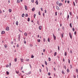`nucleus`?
<instances>
[{"instance_id":"nucleus-1","label":"nucleus","mask_w":78,"mask_h":78,"mask_svg":"<svg viewBox=\"0 0 78 78\" xmlns=\"http://www.w3.org/2000/svg\"><path fill=\"white\" fill-rule=\"evenodd\" d=\"M69 36L70 38L72 39V34H71V33L70 32H69Z\"/></svg>"},{"instance_id":"nucleus-2","label":"nucleus","mask_w":78,"mask_h":78,"mask_svg":"<svg viewBox=\"0 0 78 78\" xmlns=\"http://www.w3.org/2000/svg\"><path fill=\"white\" fill-rule=\"evenodd\" d=\"M53 37L54 38V40H56V36H55V34H53Z\"/></svg>"},{"instance_id":"nucleus-3","label":"nucleus","mask_w":78,"mask_h":78,"mask_svg":"<svg viewBox=\"0 0 78 78\" xmlns=\"http://www.w3.org/2000/svg\"><path fill=\"white\" fill-rule=\"evenodd\" d=\"M6 30L7 31H9V27H7L6 28Z\"/></svg>"},{"instance_id":"nucleus-4","label":"nucleus","mask_w":78,"mask_h":78,"mask_svg":"<svg viewBox=\"0 0 78 78\" xmlns=\"http://www.w3.org/2000/svg\"><path fill=\"white\" fill-rule=\"evenodd\" d=\"M39 29L40 30H41L42 29V26H39Z\"/></svg>"},{"instance_id":"nucleus-5","label":"nucleus","mask_w":78,"mask_h":78,"mask_svg":"<svg viewBox=\"0 0 78 78\" xmlns=\"http://www.w3.org/2000/svg\"><path fill=\"white\" fill-rule=\"evenodd\" d=\"M5 33V32L4 31H2L1 32L2 34H4Z\"/></svg>"},{"instance_id":"nucleus-6","label":"nucleus","mask_w":78,"mask_h":78,"mask_svg":"<svg viewBox=\"0 0 78 78\" xmlns=\"http://www.w3.org/2000/svg\"><path fill=\"white\" fill-rule=\"evenodd\" d=\"M4 47L5 48H6L8 47V45H7V44H5L4 45Z\"/></svg>"},{"instance_id":"nucleus-7","label":"nucleus","mask_w":78,"mask_h":78,"mask_svg":"<svg viewBox=\"0 0 78 78\" xmlns=\"http://www.w3.org/2000/svg\"><path fill=\"white\" fill-rule=\"evenodd\" d=\"M35 10V8L34 7L32 9V11H34V10Z\"/></svg>"},{"instance_id":"nucleus-8","label":"nucleus","mask_w":78,"mask_h":78,"mask_svg":"<svg viewBox=\"0 0 78 78\" xmlns=\"http://www.w3.org/2000/svg\"><path fill=\"white\" fill-rule=\"evenodd\" d=\"M35 3L37 5H38V1L37 0H36L35 2Z\"/></svg>"},{"instance_id":"nucleus-9","label":"nucleus","mask_w":78,"mask_h":78,"mask_svg":"<svg viewBox=\"0 0 78 78\" xmlns=\"http://www.w3.org/2000/svg\"><path fill=\"white\" fill-rule=\"evenodd\" d=\"M24 35L25 36H27L28 35V34H27V33L25 32V33H24Z\"/></svg>"},{"instance_id":"nucleus-10","label":"nucleus","mask_w":78,"mask_h":78,"mask_svg":"<svg viewBox=\"0 0 78 78\" xmlns=\"http://www.w3.org/2000/svg\"><path fill=\"white\" fill-rule=\"evenodd\" d=\"M62 74H63V75H64V74H65V73L64 72L63 70L62 71Z\"/></svg>"},{"instance_id":"nucleus-11","label":"nucleus","mask_w":78,"mask_h":78,"mask_svg":"<svg viewBox=\"0 0 78 78\" xmlns=\"http://www.w3.org/2000/svg\"><path fill=\"white\" fill-rule=\"evenodd\" d=\"M59 6H62V3H59Z\"/></svg>"},{"instance_id":"nucleus-12","label":"nucleus","mask_w":78,"mask_h":78,"mask_svg":"<svg viewBox=\"0 0 78 78\" xmlns=\"http://www.w3.org/2000/svg\"><path fill=\"white\" fill-rule=\"evenodd\" d=\"M25 8L26 10H28V9H27V6L26 5L25 7Z\"/></svg>"},{"instance_id":"nucleus-13","label":"nucleus","mask_w":78,"mask_h":78,"mask_svg":"<svg viewBox=\"0 0 78 78\" xmlns=\"http://www.w3.org/2000/svg\"><path fill=\"white\" fill-rule=\"evenodd\" d=\"M69 26L71 28H72V23H70Z\"/></svg>"},{"instance_id":"nucleus-14","label":"nucleus","mask_w":78,"mask_h":78,"mask_svg":"<svg viewBox=\"0 0 78 78\" xmlns=\"http://www.w3.org/2000/svg\"><path fill=\"white\" fill-rule=\"evenodd\" d=\"M18 23H19V22H18V21H17L16 22V25H18Z\"/></svg>"},{"instance_id":"nucleus-15","label":"nucleus","mask_w":78,"mask_h":78,"mask_svg":"<svg viewBox=\"0 0 78 78\" xmlns=\"http://www.w3.org/2000/svg\"><path fill=\"white\" fill-rule=\"evenodd\" d=\"M56 9H57L59 10V7H58V6L56 5Z\"/></svg>"},{"instance_id":"nucleus-16","label":"nucleus","mask_w":78,"mask_h":78,"mask_svg":"<svg viewBox=\"0 0 78 78\" xmlns=\"http://www.w3.org/2000/svg\"><path fill=\"white\" fill-rule=\"evenodd\" d=\"M56 53H57L56 52H55L54 55V56H56Z\"/></svg>"},{"instance_id":"nucleus-17","label":"nucleus","mask_w":78,"mask_h":78,"mask_svg":"<svg viewBox=\"0 0 78 78\" xmlns=\"http://www.w3.org/2000/svg\"><path fill=\"white\" fill-rule=\"evenodd\" d=\"M17 58H16L14 59V61L15 62H17Z\"/></svg>"},{"instance_id":"nucleus-18","label":"nucleus","mask_w":78,"mask_h":78,"mask_svg":"<svg viewBox=\"0 0 78 78\" xmlns=\"http://www.w3.org/2000/svg\"><path fill=\"white\" fill-rule=\"evenodd\" d=\"M9 12H11V11H12V10L11 9H9Z\"/></svg>"},{"instance_id":"nucleus-19","label":"nucleus","mask_w":78,"mask_h":78,"mask_svg":"<svg viewBox=\"0 0 78 78\" xmlns=\"http://www.w3.org/2000/svg\"><path fill=\"white\" fill-rule=\"evenodd\" d=\"M20 60L22 62H23V58H20Z\"/></svg>"},{"instance_id":"nucleus-20","label":"nucleus","mask_w":78,"mask_h":78,"mask_svg":"<svg viewBox=\"0 0 78 78\" xmlns=\"http://www.w3.org/2000/svg\"><path fill=\"white\" fill-rule=\"evenodd\" d=\"M45 64L46 66H47V62L46 61H45Z\"/></svg>"},{"instance_id":"nucleus-21","label":"nucleus","mask_w":78,"mask_h":78,"mask_svg":"<svg viewBox=\"0 0 78 78\" xmlns=\"http://www.w3.org/2000/svg\"><path fill=\"white\" fill-rule=\"evenodd\" d=\"M6 74H7V75H9V72L6 71Z\"/></svg>"},{"instance_id":"nucleus-22","label":"nucleus","mask_w":78,"mask_h":78,"mask_svg":"<svg viewBox=\"0 0 78 78\" xmlns=\"http://www.w3.org/2000/svg\"><path fill=\"white\" fill-rule=\"evenodd\" d=\"M24 16H25V14L24 13H23L22 15V17H24Z\"/></svg>"},{"instance_id":"nucleus-23","label":"nucleus","mask_w":78,"mask_h":78,"mask_svg":"<svg viewBox=\"0 0 78 78\" xmlns=\"http://www.w3.org/2000/svg\"><path fill=\"white\" fill-rule=\"evenodd\" d=\"M30 20V18H28L27 20L28 22H29Z\"/></svg>"},{"instance_id":"nucleus-24","label":"nucleus","mask_w":78,"mask_h":78,"mask_svg":"<svg viewBox=\"0 0 78 78\" xmlns=\"http://www.w3.org/2000/svg\"><path fill=\"white\" fill-rule=\"evenodd\" d=\"M37 22L38 25H39V20H37Z\"/></svg>"},{"instance_id":"nucleus-25","label":"nucleus","mask_w":78,"mask_h":78,"mask_svg":"<svg viewBox=\"0 0 78 78\" xmlns=\"http://www.w3.org/2000/svg\"><path fill=\"white\" fill-rule=\"evenodd\" d=\"M48 41L49 42H50V38H48Z\"/></svg>"},{"instance_id":"nucleus-26","label":"nucleus","mask_w":78,"mask_h":78,"mask_svg":"<svg viewBox=\"0 0 78 78\" xmlns=\"http://www.w3.org/2000/svg\"><path fill=\"white\" fill-rule=\"evenodd\" d=\"M38 15L39 16L41 15V12H40V11H39L38 12Z\"/></svg>"},{"instance_id":"nucleus-27","label":"nucleus","mask_w":78,"mask_h":78,"mask_svg":"<svg viewBox=\"0 0 78 78\" xmlns=\"http://www.w3.org/2000/svg\"><path fill=\"white\" fill-rule=\"evenodd\" d=\"M20 37H18V41L19 42H20Z\"/></svg>"},{"instance_id":"nucleus-28","label":"nucleus","mask_w":78,"mask_h":78,"mask_svg":"<svg viewBox=\"0 0 78 78\" xmlns=\"http://www.w3.org/2000/svg\"><path fill=\"white\" fill-rule=\"evenodd\" d=\"M76 72H77V73H78V69H76Z\"/></svg>"},{"instance_id":"nucleus-29","label":"nucleus","mask_w":78,"mask_h":78,"mask_svg":"<svg viewBox=\"0 0 78 78\" xmlns=\"http://www.w3.org/2000/svg\"><path fill=\"white\" fill-rule=\"evenodd\" d=\"M28 14H26L25 15V17H28Z\"/></svg>"},{"instance_id":"nucleus-30","label":"nucleus","mask_w":78,"mask_h":78,"mask_svg":"<svg viewBox=\"0 0 78 78\" xmlns=\"http://www.w3.org/2000/svg\"><path fill=\"white\" fill-rule=\"evenodd\" d=\"M30 61V59H26V61Z\"/></svg>"},{"instance_id":"nucleus-31","label":"nucleus","mask_w":78,"mask_h":78,"mask_svg":"<svg viewBox=\"0 0 78 78\" xmlns=\"http://www.w3.org/2000/svg\"><path fill=\"white\" fill-rule=\"evenodd\" d=\"M16 73H17V74H18V73H19V71H16Z\"/></svg>"},{"instance_id":"nucleus-32","label":"nucleus","mask_w":78,"mask_h":78,"mask_svg":"<svg viewBox=\"0 0 78 78\" xmlns=\"http://www.w3.org/2000/svg\"><path fill=\"white\" fill-rule=\"evenodd\" d=\"M37 41H38V42H41V40L38 39L37 40Z\"/></svg>"},{"instance_id":"nucleus-33","label":"nucleus","mask_w":78,"mask_h":78,"mask_svg":"<svg viewBox=\"0 0 78 78\" xmlns=\"http://www.w3.org/2000/svg\"><path fill=\"white\" fill-rule=\"evenodd\" d=\"M67 72L68 73H69V69H67Z\"/></svg>"},{"instance_id":"nucleus-34","label":"nucleus","mask_w":78,"mask_h":78,"mask_svg":"<svg viewBox=\"0 0 78 78\" xmlns=\"http://www.w3.org/2000/svg\"><path fill=\"white\" fill-rule=\"evenodd\" d=\"M69 18V15H68L67 18V19L68 20Z\"/></svg>"},{"instance_id":"nucleus-35","label":"nucleus","mask_w":78,"mask_h":78,"mask_svg":"<svg viewBox=\"0 0 78 78\" xmlns=\"http://www.w3.org/2000/svg\"><path fill=\"white\" fill-rule=\"evenodd\" d=\"M17 3H20V1L19 0H17Z\"/></svg>"},{"instance_id":"nucleus-36","label":"nucleus","mask_w":78,"mask_h":78,"mask_svg":"<svg viewBox=\"0 0 78 78\" xmlns=\"http://www.w3.org/2000/svg\"><path fill=\"white\" fill-rule=\"evenodd\" d=\"M34 58V55H32L31 56V58Z\"/></svg>"},{"instance_id":"nucleus-37","label":"nucleus","mask_w":78,"mask_h":78,"mask_svg":"<svg viewBox=\"0 0 78 78\" xmlns=\"http://www.w3.org/2000/svg\"><path fill=\"white\" fill-rule=\"evenodd\" d=\"M56 4L57 5H59V2L58 1L57 2H56Z\"/></svg>"},{"instance_id":"nucleus-38","label":"nucleus","mask_w":78,"mask_h":78,"mask_svg":"<svg viewBox=\"0 0 78 78\" xmlns=\"http://www.w3.org/2000/svg\"><path fill=\"white\" fill-rule=\"evenodd\" d=\"M23 42L25 44H26V41L25 40H24Z\"/></svg>"},{"instance_id":"nucleus-39","label":"nucleus","mask_w":78,"mask_h":78,"mask_svg":"<svg viewBox=\"0 0 78 78\" xmlns=\"http://www.w3.org/2000/svg\"><path fill=\"white\" fill-rule=\"evenodd\" d=\"M33 45H32V44H30V47H33Z\"/></svg>"},{"instance_id":"nucleus-40","label":"nucleus","mask_w":78,"mask_h":78,"mask_svg":"<svg viewBox=\"0 0 78 78\" xmlns=\"http://www.w3.org/2000/svg\"><path fill=\"white\" fill-rule=\"evenodd\" d=\"M69 14L70 15V16H72V12H69Z\"/></svg>"},{"instance_id":"nucleus-41","label":"nucleus","mask_w":78,"mask_h":78,"mask_svg":"<svg viewBox=\"0 0 78 78\" xmlns=\"http://www.w3.org/2000/svg\"><path fill=\"white\" fill-rule=\"evenodd\" d=\"M48 60L49 61H51V59L50 58H48Z\"/></svg>"},{"instance_id":"nucleus-42","label":"nucleus","mask_w":78,"mask_h":78,"mask_svg":"<svg viewBox=\"0 0 78 78\" xmlns=\"http://www.w3.org/2000/svg\"><path fill=\"white\" fill-rule=\"evenodd\" d=\"M50 73H48V75H49V76H50Z\"/></svg>"},{"instance_id":"nucleus-43","label":"nucleus","mask_w":78,"mask_h":78,"mask_svg":"<svg viewBox=\"0 0 78 78\" xmlns=\"http://www.w3.org/2000/svg\"><path fill=\"white\" fill-rule=\"evenodd\" d=\"M65 56H67V52H66L65 53Z\"/></svg>"},{"instance_id":"nucleus-44","label":"nucleus","mask_w":78,"mask_h":78,"mask_svg":"<svg viewBox=\"0 0 78 78\" xmlns=\"http://www.w3.org/2000/svg\"><path fill=\"white\" fill-rule=\"evenodd\" d=\"M31 73V71L29 72L28 73V74H29V75H30V74Z\"/></svg>"},{"instance_id":"nucleus-45","label":"nucleus","mask_w":78,"mask_h":78,"mask_svg":"<svg viewBox=\"0 0 78 78\" xmlns=\"http://www.w3.org/2000/svg\"><path fill=\"white\" fill-rule=\"evenodd\" d=\"M61 36H62V37H63L64 36H63V34H61Z\"/></svg>"},{"instance_id":"nucleus-46","label":"nucleus","mask_w":78,"mask_h":78,"mask_svg":"<svg viewBox=\"0 0 78 78\" xmlns=\"http://www.w3.org/2000/svg\"><path fill=\"white\" fill-rule=\"evenodd\" d=\"M41 9L42 11H43V8H41Z\"/></svg>"},{"instance_id":"nucleus-47","label":"nucleus","mask_w":78,"mask_h":78,"mask_svg":"<svg viewBox=\"0 0 78 78\" xmlns=\"http://www.w3.org/2000/svg\"><path fill=\"white\" fill-rule=\"evenodd\" d=\"M68 62L69 63V64H70V60H69V59H68Z\"/></svg>"},{"instance_id":"nucleus-48","label":"nucleus","mask_w":78,"mask_h":78,"mask_svg":"<svg viewBox=\"0 0 78 78\" xmlns=\"http://www.w3.org/2000/svg\"><path fill=\"white\" fill-rule=\"evenodd\" d=\"M23 69V66H22L21 68V70H22Z\"/></svg>"},{"instance_id":"nucleus-49","label":"nucleus","mask_w":78,"mask_h":78,"mask_svg":"<svg viewBox=\"0 0 78 78\" xmlns=\"http://www.w3.org/2000/svg\"><path fill=\"white\" fill-rule=\"evenodd\" d=\"M13 41H15V42H16V39H14Z\"/></svg>"},{"instance_id":"nucleus-50","label":"nucleus","mask_w":78,"mask_h":78,"mask_svg":"<svg viewBox=\"0 0 78 78\" xmlns=\"http://www.w3.org/2000/svg\"><path fill=\"white\" fill-rule=\"evenodd\" d=\"M43 41L44 42H45V39L43 38Z\"/></svg>"},{"instance_id":"nucleus-51","label":"nucleus","mask_w":78,"mask_h":78,"mask_svg":"<svg viewBox=\"0 0 78 78\" xmlns=\"http://www.w3.org/2000/svg\"><path fill=\"white\" fill-rule=\"evenodd\" d=\"M70 53H71V54H72V51L70 50Z\"/></svg>"},{"instance_id":"nucleus-52","label":"nucleus","mask_w":78,"mask_h":78,"mask_svg":"<svg viewBox=\"0 0 78 78\" xmlns=\"http://www.w3.org/2000/svg\"><path fill=\"white\" fill-rule=\"evenodd\" d=\"M43 17H45V15H44V13H43Z\"/></svg>"},{"instance_id":"nucleus-53","label":"nucleus","mask_w":78,"mask_h":78,"mask_svg":"<svg viewBox=\"0 0 78 78\" xmlns=\"http://www.w3.org/2000/svg\"><path fill=\"white\" fill-rule=\"evenodd\" d=\"M29 66L30 67V69H31V68H32V67H31V65L30 64H29Z\"/></svg>"},{"instance_id":"nucleus-54","label":"nucleus","mask_w":78,"mask_h":78,"mask_svg":"<svg viewBox=\"0 0 78 78\" xmlns=\"http://www.w3.org/2000/svg\"><path fill=\"white\" fill-rule=\"evenodd\" d=\"M36 14H34V18H35V17H36Z\"/></svg>"},{"instance_id":"nucleus-55","label":"nucleus","mask_w":78,"mask_h":78,"mask_svg":"<svg viewBox=\"0 0 78 78\" xmlns=\"http://www.w3.org/2000/svg\"><path fill=\"white\" fill-rule=\"evenodd\" d=\"M73 3L74 6H75V2H73Z\"/></svg>"},{"instance_id":"nucleus-56","label":"nucleus","mask_w":78,"mask_h":78,"mask_svg":"<svg viewBox=\"0 0 78 78\" xmlns=\"http://www.w3.org/2000/svg\"><path fill=\"white\" fill-rule=\"evenodd\" d=\"M44 13H47V10H44Z\"/></svg>"},{"instance_id":"nucleus-57","label":"nucleus","mask_w":78,"mask_h":78,"mask_svg":"<svg viewBox=\"0 0 78 78\" xmlns=\"http://www.w3.org/2000/svg\"><path fill=\"white\" fill-rule=\"evenodd\" d=\"M76 32L75 31L74 32V34H75V35H76Z\"/></svg>"},{"instance_id":"nucleus-58","label":"nucleus","mask_w":78,"mask_h":78,"mask_svg":"<svg viewBox=\"0 0 78 78\" xmlns=\"http://www.w3.org/2000/svg\"><path fill=\"white\" fill-rule=\"evenodd\" d=\"M55 16H57V12H55Z\"/></svg>"},{"instance_id":"nucleus-59","label":"nucleus","mask_w":78,"mask_h":78,"mask_svg":"<svg viewBox=\"0 0 78 78\" xmlns=\"http://www.w3.org/2000/svg\"><path fill=\"white\" fill-rule=\"evenodd\" d=\"M31 2L32 3H34V0H31Z\"/></svg>"},{"instance_id":"nucleus-60","label":"nucleus","mask_w":78,"mask_h":78,"mask_svg":"<svg viewBox=\"0 0 78 78\" xmlns=\"http://www.w3.org/2000/svg\"><path fill=\"white\" fill-rule=\"evenodd\" d=\"M9 67V65H7V66H6V67Z\"/></svg>"},{"instance_id":"nucleus-61","label":"nucleus","mask_w":78,"mask_h":78,"mask_svg":"<svg viewBox=\"0 0 78 78\" xmlns=\"http://www.w3.org/2000/svg\"><path fill=\"white\" fill-rule=\"evenodd\" d=\"M45 49H44L43 50V52H45Z\"/></svg>"},{"instance_id":"nucleus-62","label":"nucleus","mask_w":78,"mask_h":78,"mask_svg":"<svg viewBox=\"0 0 78 78\" xmlns=\"http://www.w3.org/2000/svg\"><path fill=\"white\" fill-rule=\"evenodd\" d=\"M18 37H20V34H19Z\"/></svg>"},{"instance_id":"nucleus-63","label":"nucleus","mask_w":78,"mask_h":78,"mask_svg":"<svg viewBox=\"0 0 78 78\" xmlns=\"http://www.w3.org/2000/svg\"><path fill=\"white\" fill-rule=\"evenodd\" d=\"M67 3H70V1H67Z\"/></svg>"},{"instance_id":"nucleus-64","label":"nucleus","mask_w":78,"mask_h":78,"mask_svg":"<svg viewBox=\"0 0 78 78\" xmlns=\"http://www.w3.org/2000/svg\"><path fill=\"white\" fill-rule=\"evenodd\" d=\"M39 72H41V69H39Z\"/></svg>"}]
</instances>
